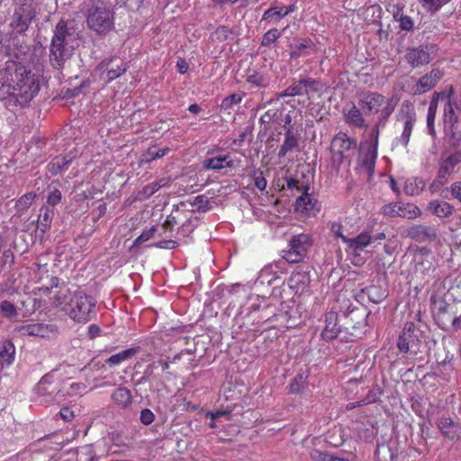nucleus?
Here are the masks:
<instances>
[{"mask_svg": "<svg viewBox=\"0 0 461 461\" xmlns=\"http://www.w3.org/2000/svg\"><path fill=\"white\" fill-rule=\"evenodd\" d=\"M40 91L38 76L14 61L0 69V99L9 110L23 108Z\"/></svg>", "mask_w": 461, "mask_h": 461, "instance_id": "obj_1", "label": "nucleus"}, {"mask_svg": "<svg viewBox=\"0 0 461 461\" xmlns=\"http://www.w3.org/2000/svg\"><path fill=\"white\" fill-rule=\"evenodd\" d=\"M77 34L73 28H68L67 22L60 20L54 30L50 48V62L55 69H63L75 50Z\"/></svg>", "mask_w": 461, "mask_h": 461, "instance_id": "obj_2", "label": "nucleus"}, {"mask_svg": "<svg viewBox=\"0 0 461 461\" xmlns=\"http://www.w3.org/2000/svg\"><path fill=\"white\" fill-rule=\"evenodd\" d=\"M83 11L86 24L98 35H106L114 25V13L109 0H86Z\"/></svg>", "mask_w": 461, "mask_h": 461, "instance_id": "obj_3", "label": "nucleus"}, {"mask_svg": "<svg viewBox=\"0 0 461 461\" xmlns=\"http://www.w3.org/2000/svg\"><path fill=\"white\" fill-rule=\"evenodd\" d=\"M95 301L91 296L78 291L73 294L68 307L65 308L69 317L77 322H87L92 320L95 313L94 308Z\"/></svg>", "mask_w": 461, "mask_h": 461, "instance_id": "obj_4", "label": "nucleus"}, {"mask_svg": "<svg viewBox=\"0 0 461 461\" xmlns=\"http://www.w3.org/2000/svg\"><path fill=\"white\" fill-rule=\"evenodd\" d=\"M436 52L437 49L435 45L421 44L418 47L407 48L404 59L412 68H416L430 63Z\"/></svg>", "mask_w": 461, "mask_h": 461, "instance_id": "obj_5", "label": "nucleus"}, {"mask_svg": "<svg viewBox=\"0 0 461 461\" xmlns=\"http://www.w3.org/2000/svg\"><path fill=\"white\" fill-rule=\"evenodd\" d=\"M310 246L311 239L309 235H294L289 241V249L283 251V258L289 263H298L306 256Z\"/></svg>", "mask_w": 461, "mask_h": 461, "instance_id": "obj_6", "label": "nucleus"}, {"mask_svg": "<svg viewBox=\"0 0 461 461\" xmlns=\"http://www.w3.org/2000/svg\"><path fill=\"white\" fill-rule=\"evenodd\" d=\"M36 14L35 6L32 4H15V9L10 26L18 33L24 32Z\"/></svg>", "mask_w": 461, "mask_h": 461, "instance_id": "obj_7", "label": "nucleus"}, {"mask_svg": "<svg viewBox=\"0 0 461 461\" xmlns=\"http://www.w3.org/2000/svg\"><path fill=\"white\" fill-rule=\"evenodd\" d=\"M366 315L359 310H352L344 316L343 329L351 338V340L361 338L366 332Z\"/></svg>", "mask_w": 461, "mask_h": 461, "instance_id": "obj_8", "label": "nucleus"}, {"mask_svg": "<svg viewBox=\"0 0 461 461\" xmlns=\"http://www.w3.org/2000/svg\"><path fill=\"white\" fill-rule=\"evenodd\" d=\"M98 68L102 70L101 78L104 79L105 83H110L124 74L128 66L120 58H111L103 60L99 64Z\"/></svg>", "mask_w": 461, "mask_h": 461, "instance_id": "obj_9", "label": "nucleus"}, {"mask_svg": "<svg viewBox=\"0 0 461 461\" xmlns=\"http://www.w3.org/2000/svg\"><path fill=\"white\" fill-rule=\"evenodd\" d=\"M381 212L388 217L414 219L420 214V209L412 203H391L382 207Z\"/></svg>", "mask_w": 461, "mask_h": 461, "instance_id": "obj_10", "label": "nucleus"}, {"mask_svg": "<svg viewBox=\"0 0 461 461\" xmlns=\"http://www.w3.org/2000/svg\"><path fill=\"white\" fill-rule=\"evenodd\" d=\"M54 370L45 375L37 384V392L42 396H48L50 401L59 402L65 394L59 388V384L53 382Z\"/></svg>", "mask_w": 461, "mask_h": 461, "instance_id": "obj_11", "label": "nucleus"}, {"mask_svg": "<svg viewBox=\"0 0 461 461\" xmlns=\"http://www.w3.org/2000/svg\"><path fill=\"white\" fill-rule=\"evenodd\" d=\"M388 98L376 92H367L360 95L359 106L366 113H377Z\"/></svg>", "mask_w": 461, "mask_h": 461, "instance_id": "obj_12", "label": "nucleus"}, {"mask_svg": "<svg viewBox=\"0 0 461 461\" xmlns=\"http://www.w3.org/2000/svg\"><path fill=\"white\" fill-rule=\"evenodd\" d=\"M408 238L418 242L432 241L437 239V230L432 226L424 224H413L405 229Z\"/></svg>", "mask_w": 461, "mask_h": 461, "instance_id": "obj_13", "label": "nucleus"}, {"mask_svg": "<svg viewBox=\"0 0 461 461\" xmlns=\"http://www.w3.org/2000/svg\"><path fill=\"white\" fill-rule=\"evenodd\" d=\"M444 73L439 68H433L430 72L422 76L414 87L415 95H422L432 89L443 77Z\"/></svg>", "mask_w": 461, "mask_h": 461, "instance_id": "obj_14", "label": "nucleus"}, {"mask_svg": "<svg viewBox=\"0 0 461 461\" xmlns=\"http://www.w3.org/2000/svg\"><path fill=\"white\" fill-rule=\"evenodd\" d=\"M438 321L442 329H447L450 325L455 330L460 328L461 317L454 312V307L447 304L438 309L437 314Z\"/></svg>", "mask_w": 461, "mask_h": 461, "instance_id": "obj_15", "label": "nucleus"}, {"mask_svg": "<svg viewBox=\"0 0 461 461\" xmlns=\"http://www.w3.org/2000/svg\"><path fill=\"white\" fill-rule=\"evenodd\" d=\"M400 113L402 114L404 121V129L402 133L400 141L404 146H407L415 122V113H413L411 105L408 103H403L402 104Z\"/></svg>", "mask_w": 461, "mask_h": 461, "instance_id": "obj_16", "label": "nucleus"}, {"mask_svg": "<svg viewBox=\"0 0 461 461\" xmlns=\"http://www.w3.org/2000/svg\"><path fill=\"white\" fill-rule=\"evenodd\" d=\"M15 330L22 336H38V337H48L50 333L56 330L54 325L43 324V323H32L17 327Z\"/></svg>", "mask_w": 461, "mask_h": 461, "instance_id": "obj_17", "label": "nucleus"}, {"mask_svg": "<svg viewBox=\"0 0 461 461\" xmlns=\"http://www.w3.org/2000/svg\"><path fill=\"white\" fill-rule=\"evenodd\" d=\"M438 428L443 436L450 440L460 438L461 427L448 417H441L438 421Z\"/></svg>", "mask_w": 461, "mask_h": 461, "instance_id": "obj_18", "label": "nucleus"}, {"mask_svg": "<svg viewBox=\"0 0 461 461\" xmlns=\"http://www.w3.org/2000/svg\"><path fill=\"white\" fill-rule=\"evenodd\" d=\"M337 313L330 312L325 315V327L321 332L323 339L331 340L342 333L341 327L337 328Z\"/></svg>", "mask_w": 461, "mask_h": 461, "instance_id": "obj_19", "label": "nucleus"}, {"mask_svg": "<svg viewBox=\"0 0 461 461\" xmlns=\"http://www.w3.org/2000/svg\"><path fill=\"white\" fill-rule=\"evenodd\" d=\"M440 97H445V93L444 92H435L433 94V96L431 98V101H430V104L429 106V110H428L427 128H428L429 134L431 136L436 135L434 122H435V117H436V113H437L438 100Z\"/></svg>", "mask_w": 461, "mask_h": 461, "instance_id": "obj_20", "label": "nucleus"}, {"mask_svg": "<svg viewBox=\"0 0 461 461\" xmlns=\"http://www.w3.org/2000/svg\"><path fill=\"white\" fill-rule=\"evenodd\" d=\"M445 145L447 150H455L461 146V131L457 126L445 127Z\"/></svg>", "mask_w": 461, "mask_h": 461, "instance_id": "obj_21", "label": "nucleus"}, {"mask_svg": "<svg viewBox=\"0 0 461 461\" xmlns=\"http://www.w3.org/2000/svg\"><path fill=\"white\" fill-rule=\"evenodd\" d=\"M357 147V142L348 138L346 133L339 132L331 140L330 150L348 151Z\"/></svg>", "mask_w": 461, "mask_h": 461, "instance_id": "obj_22", "label": "nucleus"}, {"mask_svg": "<svg viewBox=\"0 0 461 461\" xmlns=\"http://www.w3.org/2000/svg\"><path fill=\"white\" fill-rule=\"evenodd\" d=\"M342 240L353 250H362L373 242V237L367 232H362L355 238L342 237Z\"/></svg>", "mask_w": 461, "mask_h": 461, "instance_id": "obj_23", "label": "nucleus"}, {"mask_svg": "<svg viewBox=\"0 0 461 461\" xmlns=\"http://www.w3.org/2000/svg\"><path fill=\"white\" fill-rule=\"evenodd\" d=\"M54 209L50 206H42L37 220V228L42 233H45L51 226L54 217Z\"/></svg>", "mask_w": 461, "mask_h": 461, "instance_id": "obj_24", "label": "nucleus"}, {"mask_svg": "<svg viewBox=\"0 0 461 461\" xmlns=\"http://www.w3.org/2000/svg\"><path fill=\"white\" fill-rule=\"evenodd\" d=\"M15 347L10 339L0 342V363L10 366L14 361Z\"/></svg>", "mask_w": 461, "mask_h": 461, "instance_id": "obj_25", "label": "nucleus"}, {"mask_svg": "<svg viewBox=\"0 0 461 461\" xmlns=\"http://www.w3.org/2000/svg\"><path fill=\"white\" fill-rule=\"evenodd\" d=\"M376 157L377 147L371 145H368L366 150L361 154V165L368 171L369 174L374 172Z\"/></svg>", "mask_w": 461, "mask_h": 461, "instance_id": "obj_26", "label": "nucleus"}, {"mask_svg": "<svg viewBox=\"0 0 461 461\" xmlns=\"http://www.w3.org/2000/svg\"><path fill=\"white\" fill-rule=\"evenodd\" d=\"M285 141L278 150V157L285 158V155L298 147V140L293 132V127H288L285 133Z\"/></svg>", "mask_w": 461, "mask_h": 461, "instance_id": "obj_27", "label": "nucleus"}, {"mask_svg": "<svg viewBox=\"0 0 461 461\" xmlns=\"http://www.w3.org/2000/svg\"><path fill=\"white\" fill-rule=\"evenodd\" d=\"M428 209L438 217H448L452 214L454 207L447 202L433 200L429 203Z\"/></svg>", "mask_w": 461, "mask_h": 461, "instance_id": "obj_28", "label": "nucleus"}, {"mask_svg": "<svg viewBox=\"0 0 461 461\" xmlns=\"http://www.w3.org/2000/svg\"><path fill=\"white\" fill-rule=\"evenodd\" d=\"M228 156H218L207 158L203 161V167L206 169L220 170L224 167H232L233 161L228 160Z\"/></svg>", "mask_w": 461, "mask_h": 461, "instance_id": "obj_29", "label": "nucleus"}, {"mask_svg": "<svg viewBox=\"0 0 461 461\" xmlns=\"http://www.w3.org/2000/svg\"><path fill=\"white\" fill-rule=\"evenodd\" d=\"M111 398L121 408H126L131 403V391L125 387L117 388Z\"/></svg>", "mask_w": 461, "mask_h": 461, "instance_id": "obj_30", "label": "nucleus"}, {"mask_svg": "<svg viewBox=\"0 0 461 461\" xmlns=\"http://www.w3.org/2000/svg\"><path fill=\"white\" fill-rule=\"evenodd\" d=\"M140 351V348H131L125 350H122L115 355L111 356L107 360L106 364L110 366H117L122 362L128 360L134 357Z\"/></svg>", "mask_w": 461, "mask_h": 461, "instance_id": "obj_31", "label": "nucleus"}, {"mask_svg": "<svg viewBox=\"0 0 461 461\" xmlns=\"http://www.w3.org/2000/svg\"><path fill=\"white\" fill-rule=\"evenodd\" d=\"M344 113L348 123L353 124L358 128H363L366 126L365 119L360 112V109H358L355 104H353L348 112L344 110Z\"/></svg>", "mask_w": 461, "mask_h": 461, "instance_id": "obj_32", "label": "nucleus"}, {"mask_svg": "<svg viewBox=\"0 0 461 461\" xmlns=\"http://www.w3.org/2000/svg\"><path fill=\"white\" fill-rule=\"evenodd\" d=\"M425 187V182L419 177L409 178L405 181L404 191L408 195L420 194Z\"/></svg>", "mask_w": 461, "mask_h": 461, "instance_id": "obj_33", "label": "nucleus"}, {"mask_svg": "<svg viewBox=\"0 0 461 461\" xmlns=\"http://www.w3.org/2000/svg\"><path fill=\"white\" fill-rule=\"evenodd\" d=\"M287 30V27L283 28L281 31L273 28L265 32L262 36L260 45L261 47L271 48V46L279 39Z\"/></svg>", "mask_w": 461, "mask_h": 461, "instance_id": "obj_34", "label": "nucleus"}, {"mask_svg": "<svg viewBox=\"0 0 461 461\" xmlns=\"http://www.w3.org/2000/svg\"><path fill=\"white\" fill-rule=\"evenodd\" d=\"M417 341V335H410V333L402 332L398 339L397 347L401 352L407 353Z\"/></svg>", "mask_w": 461, "mask_h": 461, "instance_id": "obj_35", "label": "nucleus"}, {"mask_svg": "<svg viewBox=\"0 0 461 461\" xmlns=\"http://www.w3.org/2000/svg\"><path fill=\"white\" fill-rule=\"evenodd\" d=\"M447 103L444 107V123L445 127L457 126L458 117L455 113L453 104L450 99L445 95Z\"/></svg>", "mask_w": 461, "mask_h": 461, "instance_id": "obj_36", "label": "nucleus"}, {"mask_svg": "<svg viewBox=\"0 0 461 461\" xmlns=\"http://www.w3.org/2000/svg\"><path fill=\"white\" fill-rule=\"evenodd\" d=\"M71 161L72 158H68V156H58L49 164V171L53 175H57L63 169H66Z\"/></svg>", "mask_w": 461, "mask_h": 461, "instance_id": "obj_37", "label": "nucleus"}, {"mask_svg": "<svg viewBox=\"0 0 461 461\" xmlns=\"http://www.w3.org/2000/svg\"><path fill=\"white\" fill-rule=\"evenodd\" d=\"M317 201L312 198L305 190L303 194L297 198L295 203L296 211L308 212L314 208Z\"/></svg>", "mask_w": 461, "mask_h": 461, "instance_id": "obj_38", "label": "nucleus"}, {"mask_svg": "<svg viewBox=\"0 0 461 461\" xmlns=\"http://www.w3.org/2000/svg\"><path fill=\"white\" fill-rule=\"evenodd\" d=\"M168 148L165 149H157L156 147H150L147 149V151L142 155L141 161L149 163L154 159L163 158L169 152Z\"/></svg>", "mask_w": 461, "mask_h": 461, "instance_id": "obj_39", "label": "nucleus"}, {"mask_svg": "<svg viewBox=\"0 0 461 461\" xmlns=\"http://www.w3.org/2000/svg\"><path fill=\"white\" fill-rule=\"evenodd\" d=\"M396 104L393 102V100L388 99L386 103L381 107L380 112L381 115L378 120V126H384L388 118L394 111Z\"/></svg>", "mask_w": 461, "mask_h": 461, "instance_id": "obj_40", "label": "nucleus"}, {"mask_svg": "<svg viewBox=\"0 0 461 461\" xmlns=\"http://www.w3.org/2000/svg\"><path fill=\"white\" fill-rule=\"evenodd\" d=\"M306 387V376L303 373H298L289 384V393H300Z\"/></svg>", "mask_w": 461, "mask_h": 461, "instance_id": "obj_41", "label": "nucleus"}, {"mask_svg": "<svg viewBox=\"0 0 461 461\" xmlns=\"http://www.w3.org/2000/svg\"><path fill=\"white\" fill-rule=\"evenodd\" d=\"M449 150L445 149V151L443 152V156ZM451 151L452 153L444 158L441 162H443L446 166H447L449 168L453 170L456 166L461 163V149H457Z\"/></svg>", "mask_w": 461, "mask_h": 461, "instance_id": "obj_42", "label": "nucleus"}, {"mask_svg": "<svg viewBox=\"0 0 461 461\" xmlns=\"http://www.w3.org/2000/svg\"><path fill=\"white\" fill-rule=\"evenodd\" d=\"M314 47L313 42L311 40H304L300 44L296 45L290 52L291 59H297L303 54L308 53V50H312Z\"/></svg>", "mask_w": 461, "mask_h": 461, "instance_id": "obj_43", "label": "nucleus"}, {"mask_svg": "<svg viewBox=\"0 0 461 461\" xmlns=\"http://www.w3.org/2000/svg\"><path fill=\"white\" fill-rule=\"evenodd\" d=\"M306 91L301 84V81H297L288 86L285 90L279 94V97H287V96H297V95H305Z\"/></svg>", "mask_w": 461, "mask_h": 461, "instance_id": "obj_44", "label": "nucleus"}, {"mask_svg": "<svg viewBox=\"0 0 461 461\" xmlns=\"http://www.w3.org/2000/svg\"><path fill=\"white\" fill-rule=\"evenodd\" d=\"M450 1L451 0H421V5L428 13L435 14Z\"/></svg>", "mask_w": 461, "mask_h": 461, "instance_id": "obj_45", "label": "nucleus"}, {"mask_svg": "<svg viewBox=\"0 0 461 461\" xmlns=\"http://www.w3.org/2000/svg\"><path fill=\"white\" fill-rule=\"evenodd\" d=\"M71 297H73V294L68 289L64 292L59 291V294L55 295L53 303L56 307L64 306V309L68 308Z\"/></svg>", "mask_w": 461, "mask_h": 461, "instance_id": "obj_46", "label": "nucleus"}, {"mask_svg": "<svg viewBox=\"0 0 461 461\" xmlns=\"http://www.w3.org/2000/svg\"><path fill=\"white\" fill-rule=\"evenodd\" d=\"M198 212H205L211 209L209 200L204 195H197L191 203Z\"/></svg>", "mask_w": 461, "mask_h": 461, "instance_id": "obj_47", "label": "nucleus"}, {"mask_svg": "<svg viewBox=\"0 0 461 461\" xmlns=\"http://www.w3.org/2000/svg\"><path fill=\"white\" fill-rule=\"evenodd\" d=\"M231 34H232V32L229 27L220 26L212 33V38H213V40H216L219 41H225L229 40V38Z\"/></svg>", "mask_w": 461, "mask_h": 461, "instance_id": "obj_48", "label": "nucleus"}, {"mask_svg": "<svg viewBox=\"0 0 461 461\" xmlns=\"http://www.w3.org/2000/svg\"><path fill=\"white\" fill-rule=\"evenodd\" d=\"M0 311L7 318H11L17 315L15 306L9 301H3L0 303Z\"/></svg>", "mask_w": 461, "mask_h": 461, "instance_id": "obj_49", "label": "nucleus"}, {"mask_svg": "<svg viewBox=\"0 0 461 461\" xmlns=\"http://www.w3.org/2000/svg\"><path fill=\"white\" fill-rule=\"evenodd\" d=\"M300 81H301L302 86H303V88L306 91L305 95L308 96V98H310L309 91H312V92L319 91V82L318 81L312 79V78H303V79H300Z\"/></svg>", "mask_w": 461, "mask_h": 461, "instance_id": "obj_50", "label": "nucleus"}, {"mask_svg": "<svg viewBox=\"0 0 461 461\" xmlns=\"http://www.w3.org/2000/svg\"><path fill=\"white\" fill-rule=\"evenodd\" d=\"M398 22L400 23V28L403 31L411 32L413 29L414 23L409 15L400 14Z\"/></svg>", "mask_w": 461, "mask_h": 461, "instance_id": "obj_51", "label": "nucleus"}, {"mask_svg": "<svg viewBox=\"0 0 461 461\" xmlns=\"http://www.w3.org/2000/svg\"><path fill=\"white\" fill-rule=\"evenodd\" d=\"M157 230L156 227H151L149 230H145L133 242V246H140L143 242L149 240L151 237H153L155 231Z\"/></svg>", "mask_w": 461, "mask_h": 461, "instance_id": "obj_52", "label": "nucleus"}, {"mask_svg": "<svg viewBox=\"0 0 461 461\" xmlns=\"http://www.w3.org/2000/svg\"><path fill=\"white\" fill-rule=\"evenodd\" d=\"M254 178L256 187L260 191H264L267 187V180L263 175V172L260 170L255 171Z\"/></svg>", "mask_w": 461, "mask_h": 461, "instance_id": "obj_53", "label": "nucleus"}, {"mask_svg": "<svg viewBox=\"0 0 461 461\" xmlns=\"http://www.w3.org/2000/svg\"><path fill=\"white\" fill-rule=\"evenodd\" d=\"M155 415L149 409H144L140 411V420L144 425H149L154 421Z\"/></svg>", "mask_w": 461, "mask_h": 461, "instance_id": "obj_54", "label": "nucleus"}, {"mask_svg": "<svg viewBox=\"0 0 461 461\" xmlns=\"http://www.w3.org/2000/svg\"><path fill=\"white\" fill-rule=\"evenodd\" d=\"M312 461H329L330 455L328 452H321L318 449H312L310 453Z\"/></svg>", "mask_w": 461, "mask_h": 461, "instance_id": "obj_55", "label": "nucleus"}, {"mask_svg": "<svg viewBox=\"0 0 461 461\" xmlns=\"http://www.w3.org/2000/svg\"><path fill=\"white\" fill-rule=\"evenodd\" d=\"M294 10V5H290L289 6L276 7V11H275V14H277V22L280 21L283 17L286 16L288 14L293 13Z\"/></svg>", "mask_w": 461, "mask_h": 461, "instance_id": "obj_56", "label": "nucleus"}, {"mask_svg": "<svg viewBox=\"0 0 461 461\" xmlns=\"http://www.w3.org/2000/svg\"><path fill=\"white\" fill-rule=\"evenodd\" d=\"M242 96L240 94H232L226 97L223 102L222 105L225 107H230L232 104H238L241 102Z\"/></svg>", "mask_w": 461, "mask_h": 461, "instance_id": "obj_57", "label": "nucleus"}, {"mask_svg": "<svg viewBox=\"0 0 461 461\" xmlns=\"http://www.w3.org/2000/svg\"><path fill=\"white\" fill-rule=\"evenodd\" d=\"M35 198V194L32 193H27L23 195L17 202V205L19 207H27L29 206L33 199Z\"/></svg>", "mask_w": 461, "mask_h": 461, "instance_id": "obj_58", "label": "nucleus"}, {"mask_svg": "<svg viewBox=\"0 0 461 461\" xmlns=\"http://www.w3.org/2000/svg\"><path fill=\"white\" fill-rule=\"evenodd\" d=\"M61 200V192L58 189H55L54 191H52L49 196H48V203L52 205V206H55L56 204H58Z\"/></svg>", "mask_w": 461, "mask_h": 461, "instance_id": "obj_59", "label": "nucleus"}, {"mask_svg": "<svg viewBox=\"0 0 461 461\" xmlns=\"http://www.w3.org/2000/svg\"><path fill=\"white\" fill-rule=\"evenodd\" d=\"M247 81L256 86H265L264 78L258 74L249 75L247 78Z\"/></svg>", "mask_w": 461, "mask_h": 461, "instance_id": "obj_60", "label": "nucleus"}, {"mask_svg": "<svg viewBox=\"0 0 461 461\" xmlns=\"http://www.w3.org/2000/svg\"><path fill=\"white\" fill-rule=\"evenodd\" d=\"M165 185L164 179L159 180L158 182H154L150 185H148L145 187V193L149 194H152L157 192L161 186Z\"/></svg>", "mask_w": 461, "mask_h": 461, "instance_id": "obj_61", "label": "nucleus"}, {"mask_svg": "<svg viewBox=\"0 0 461 461\" xmlns=\"http://www.w3.org/2000/svg\"><path fill=\"white\" fill-rule=\"evenodd\" d=\"M450 189L452 195L461 202V181L454 182L451 185Z\"/></svg>", "mask_w": 461, "mask_h": 461, "instance_id": "obj_62", "label": "nucleus"}, {"mask_svg": "<svg viewBox=\"0 0 461 461\" xmlns=\"http://www.w3.org/2000/svg\"><path fill=\"white\" fill-rule=\"evenodd\" d=\"M177 242L172 240H161L156 244L157 248L172 249L176 248Z\"/></svg>", "mask_w": 461, "mask_h": 461, "instance_id": "obj_63", "label": "nucleus"}, {"mask_svg": "<svg viewBox=\"0 0 461 461\" xmlns=\"http://www.w3.org/2000/svg\"><path fill=\"white\" fill-rule=\"evenodd\" d=\"M276 114V111L268 110L260 117L259 122L262 124H268L273 120Z\"/></svg>", "mask_w": 461, "mask_h": 461, "instance_id": "obj_64", "label": "nucleus"}]
</instances>
